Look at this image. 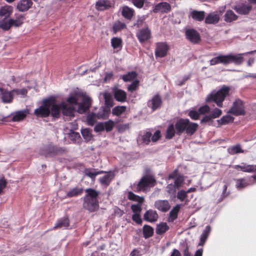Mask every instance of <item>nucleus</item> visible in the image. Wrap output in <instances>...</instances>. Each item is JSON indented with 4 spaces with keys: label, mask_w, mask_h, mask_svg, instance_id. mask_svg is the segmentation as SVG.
Here are the masks:
<instances>
[{
    "label": "nucleus",
    "mask_w": 256,
    "mask_h": 256,
    "mask_svg": "<svg viewBox=\"0 0 256 256\" xmlns=\"http://www.w3.org/2000/svg\"><path fill=\"white\" fill-rule=\"evenodd\" d=\"M86 194L84 198L82 206L90 212H94L99 208L98 197L99 192L92 188L86 190Z\"/></svg>",
    "instance_id": "1"
},
{
    "label": "nucleus",
    "mask_w": 256,
    "mask_h": 256,
    "mask_svg": "<svg viewBox=\"0 0 256 256\" xmlns=\"http://www.w3.org/2000/svg\"><path fill=\"white\" fill-rule=\"evenodd\" d=\"M230 90V88L229 86H223L218 90H213L208 94L206 98V102H214L218 106L222 108L223 102L229 94Z\"/></svg>",
    "instance_id": "2"
},
{
    "label": "nucleus",
    "mask_w": 256,
    "mask_h": 256,
    "mask_svg": "<svg viewBox=\"0 0 256 256\" xmlns=\"http://www.w3.org/2000/svg\"><path fill=\"white\" fill-rule=\"evenodd\" d=\"M50 113L54 118H58L60 115V111L62 110V114L65 116L73 117L74 113V108L72 106L68 104L65 102H62L60 104H55L54 101L50 100Z\"/></svg>",
    "instance_id": "3"
},
{
    "label": "nucleus",
    "mask_w": 256,
    "mask_h": 256,
    "mask_svg": "<svg viewBox=\"0 0 256 256\" xmlns=\"http://www.w3.org/2000/svg\"><path fill=\"white\" fill-rule=\"evenodd\" d=\"M176 133L180 136L184 132L188 135H192L196 130L198 124L190 122L188 119L181 118L176 123Z\"/></svg>",
    "instance_id": "4"
},
{
    "label": "nucleus",
    "mask_w": 256,
    "mask_h": 256,
    "mask_svg": "<svg viewBox=\"0 0 256 256\" xmlns=\"http://www.w3.org/2000/svg\"><path fill=\"white\" fill-rule=\"evenodd\" d=\"M255 53H256V50L236 54H230L228 55H225L226 65L230 63H234L235 64L240 65L244 60V56L254 54Z\"/></svg>",
    "instance_id": "5"
},
{
    "label": "nucleus",
    "mask_w": 256,
    "mask_h": 256,
    "mask_svg": "<svg viewBox=\"0 0 256 256\" xmlns=\"http://www.w3.org/2000/svg\"><path fill=\"white\" fill-rule=\"evenodd\" d=\"M156 182V180L152 176H144L137 184L136 192L144 191L148 187L154 186Z\"/></svg>",
    "instance_id": "6"
},
{
    "label": "nucleus",
    "mask_w": 256,
    "mask_h": 256,
    "mask_svg": "<svg viewBox=\"0 0 256 256\" xmlns=\"http://www.w3.org/2000/svg\"><path fill=\"white\" fill-rule=\"evenodd\" d=\"M66 152V150L63 148L49 145L42 150L40 154L46 156H51L61 154Z\"/></svg>",
    "instance_id": "7"
},
{
    "label": "nucleus",
    "mask_w": 256,
    "mask_h": 256,
    "mask_svg": "<svg viewBox=\"0 0 256 256\" xmlns=\"http://www.w3.org/2000/svg\"><path fill=\"white\" fill-rule=\"evenodd\" d=\"M228 112L236 116L244 114L245 111L242 100L240 99L236 100Z\"/></svg>",
    "instance_id": "8"
},
{
    "label": "nucleus",
    "mask_w": 256,
    "mask_h": 256,
    "mask_svg": "<svg viewBox=\"0 0 256 256\" xmlns=\"http://www.w3.org/2000/svg\"><path fill=\"white\" fill-rule=\"evenodd\" d=\"M50 100H46L44 102L43 106L34 110V114L38 116L46 117L50 114Z\"/></svg>",
    "instance_id": "9"
},
{
    "label": "nucleus",
    "mask_w": 256,
    "mask_h": 256,
    "mask_svg": "<svg viewBox=\"0 0 256 256\" xmlns=\"http://www.w3.org/2000/svg\"><path fill=\"white\" fill-rule=\"evenodd\" d=\"M168 46L166 42H158L156 44L155 56L156 57L164 58L167 54Z\"/></svg>",
    "instance_id": "10"
},
{
    "label": "nucleus",
    "mask_w": 256,
    "mask_h": 256,
    "mask_svg": "<svg viewBox=\"0 0 256 256\" xmlns=\"http://www.w3.org/2000/svg\"><path fill=\"white\" fill-rule=\"evenodd\" d=\"M14 92L8 91L0 88V95L2 102L5 104L10 103L12 102Z\"/></svg>",
    "instance_id": "11"
},
{
    "label": "nucleus",
    "mask_w": 256,
    "mask_h": 256,
    "mask_svg": "<svg viewBox=\"0 0 256 256\" xmlns=\"http://www.w3.org/2000/svg\"><path fill=\"white\" fill-rule=\"evenodd\" d=\"M91 104V98L88 96H84L82 102L78 106V112L81 114H84L89 110Z\"/></svg>",
    "instance_id": "12"
},
{
    "label": "nucleus",
    "mask_w": 256,
    "mask_h": 256,
    "mask_svg": "<svg viewBox=\"0 0 256 256\" xmlns=\"http://www.w3.org/2000/svg\"><path fill=\"white\" fill-rule=\"evenodd\" d=\"M186 36L188 40L194 44L198 43L200 40L199 33L192 28L188 29L186 30Z\"/></svg>",
    "instance_id": "13"
},
{
    "label": "nucleus",
    "mask_w": 256,
    "mask_h": 256,
    "mask_svg": "<svg viewBox=\"0 0 256 256\" xmlns=\"http://www.w3.org/2000/svg\"><path fill=\"white\" fill-rule=\"evenodd\" d=\"M136 36L140 42H144L150 38L151 32L148 28L142 29L136 34Z\"/></svg>",
    "instance_id": "14"
},
{
    "label": "nucleus",
    "mask_w": 256,
    "mask_h": 256,
    "mask_svg": "<svg viewBox=\"0 0 256 256\" xmlns=\"http://www.w3.org/2000/svg\"><path fill=\"white\" fill-rule=\"evenodd\" d=\"M171 10L170 5L166 2H162L156 4L153 9L154 13H168Z\"/></svg>",
    "instance_id": "15"
},
{
    "label": "nucleus",
    "mask_w": 256,
    "mask_h": 256,
    "mask_svg": "<svg viewBox=\"0 0 256 256\" xmlns=\"http://www.w3.org/2000/svg\"><path fill=\"white\" fill-rule=\"evenodd\" d=\"M158 215L157 212L153 210H149L144 214V220L150 222H154L158 220Z\"/></svg>",
    "instance_id": "16"
},
{
    "label": "nucleus",
    "mask_w": 256,
    "mask_h": 256,
    "mask_svg": "<svg viewBox=\"0 0 256 256\" xmlns=\"http://www.w3.org/2000/svg\"><path fill=\"white\" fill-rule=\"evenodd\" d=\"M155 208L162 212H168L170 208V206L169 202L167 200H158L154 202Z\"/></svg>",
    "instance_id": "17"
},
{
    "label": "nucleus",
    "mask_w": 256,
    "mask_h": 256,
    "mask_svg": "<svg viewBox=\"0 0 256 256\" xmlns=\"http://www.w3.org/2000/svg\"><path fill=\"white\" fill-rule=\"evenodd\" d=\"M178 172L177 170H175L172 174H169L168 178H175L174 185L178 189H179L182 186L184 179L182 176H177Z\"/></svg>",
    "instance_id": "18"
},
{
    "label": "nucleus",
    "mask_w": 256,
    "mask_h": 256,
    "mask_svg": "<svg viewBox=\"0 0 256 256\" xmlns=\"http://www.w3.org/2000/svg\"><path fill=\"white\" fill-rule=\"evenodd\" d=\"M106 174L104 176L100 177L99 179L100 182L102 186H108L110 184L112 180L114 177V172H104Z\"/></svg>",
    "instance_id": "19"
},
{
    "label": "nucleus",
    "mask_w": 256,
    "mask_h": 256,
    "mask_svg": "<svg viewBox=\"0 0 256 256\" xmlns=\"http://www.w3.org/2000/svg\"><path fill=\"white\" fill-rule=\"evenodd\" d=\"M32 0H20L17 4L16 8L20 12L27 11L32 6Z\"/></svg>",
    "instance_id": "20"
},
{
    "label": "nucleus",
    "mask_w": 256,
    "mask_h": 256,
    "mask_svg": "<svg viewBox=\"0 0 256 256\" xmlns=\"http://www.w3.org/2000/svg\"><path fill=\"white\" fill-rule=\"evenodd\" d=\"M113 92L114 98L117 101L122 102L126 101V94L124 90L116 88L113 89Z\"/></svg>",
    "instance_id": "21"
},
{
    "label": "nucleus",
    "mask_w": 256,
    "mask_h": 256,
    "mask_svg": "<svg viewBox=\"0 0 256 256\" xmlns=\"http://www.w3.org/2000/svg\"><path fill=\"white\" fill-rule=\"evenodd\" d=\"M234 168L236 170L240 169L244 172H256V165L246 164L245 163H242L240 165H235Z\"/></svg>",
    "instance_id": "22"
},
{
    "label": "nucleus",
    "mask_w": 256,
    "mask_h": 256,
    "mask_svg": "<svg viewBox=\"0 0 256 256\" xmlns=\"http://www.w3.org/2000/svg\"><path fill=\"white\" fill-rule=\"evenodd\" d=\"M236 186L238 189H242L248 186L253 184L254 182H252L251 178L236 179Z\"/></svg>",
    "instance_id": "23"
},
{
    "label": "nucleus",
    "mask_w": 256,
    "mask_h": 256,
    "mask_svg": "<svg viewBox=\"0 0 256 256\" xmlns=\"http://www.w3.org/2000/svg\"><path fill=\"white\" fill-rule=\"evenodd\" d=\"M234 9L240 14H246L252 10V6L250 4H242L235 6Z\"/></svg>",
    "instance_id": "24"
},
{
    "label": "nucleus",
    "mask_w": 256,
    "mask_h": 256,
    "mask_svg": "<svg viewBox=\"0 0 256 256\" xmlns=\"http://www.w3.org/2000/svg\"><path fill=\"white\" fill-rule=\"evenodd\" d=\"M162 104V100L158 95H156L153 97L151 100L148 102V106L151 108L153 110L159 108Z\"/></svg>",
    "instance_id": "25"
},
{
    "label": "nucleus",
    "mask_w": 256,
    "mask_h": 256,
    "mask_svg": "<svg viewBox=\"0 0 256 256\" xmlns=\"http://www.w3.org/2000/svg\"><path fill=\"white\" fill-rule=\"evenodd\" d=\"M28 114V110H24L20 111H18L12 114L13 116L12 120L13 122H20L23 120Z\"/></svg>",
    "instance_id": "26"
},
{
    "label": "nucleus",
    "mask_w": 256,
    "mask_h": 256,
    "mask_svg": "<svg viewBox=\"0 0 256 256\" xmlns=\"http://www.w3.org/2000/svg\"><path fill=\"white\" fill-rule=\"evenodd\" d=\"M220 20V16L217 12L208 14L205 18V22L207 24H216Z\"/></svg>",
    "instance_id": "27"
},
{
    "label": "nucleus",
    "mask_w": 256,
    "mask_h": 256,
    "mask_svg": "<svg viewBox=\"0 0 256 256\" xmlns=\"http://www.w3.org/2000/svg\"><path fill=\"white\" fill-rule=\"evenodd\" d=\"M13 12V8L12 6L5 5L0 8V16L4 17V18H7L10 17Z\"/></svg>",
    "instance_id": "28"
},
{
    "label": "nucleus",
    "mask_w": 256,
    "mask_h": 256,
    "mask_svg": "<svg viewBox=\"0 0 256 256\" xmlns=\"http://www.w3.org/2000/svg\"><path fill=\"white\" fill-rule=\"evenodd\" d=\"M24 17L23 15H16L15 18H10L12 26L15 27L20 26L24 22Z\"/></svg>",
    "instance_id": "29"
},
{
    "label": "nucleus",
    "mask_w": 256,
    "mask_h": 256,
    "mask_svg": "<svg viewBox=\"0 0 256 256\" xmlns=\"http://www.w3.org/2000/svg\"><path fill=\"white\" fill-rule=\"evenodd\" d=\"M190 16L193 20L196 21L201 22L204 18L205 12L204 11H198L194 10L190 12Z\"/></svg>",
    "instance_id": "30"
},
{
    "label": "nucleus",
    "mask_w": 256,
    "mask_h": 256,
    "mask_svg": "<svg viewBox=\"0 0 256 256\" xmlns=\"http://www.w3.org/2000/svg\"><path fill=\"white\" fill-rule=\"evenodd\" d=\"M169 228H170L166 222H160L157 224L156 228V232L158 235H162L168 231Z\"/></svg>",
    "instance_id": "31"
},
{
    "label": "nucleus",
    "mask_w": 256,
    "mask_h": 256,
    "mask_svg": "<svg viewBox=\"0 0 256 256\" xmlns=\"http://www.w3.org/2000/svg\"><path fill=\"white\" fill-rule=\"evenodd\" d=\"M99 10H104L110 7V2L108 0H99L96 5Z\"/></svg>",
    "instance_id": "32"
},
{
    "label": "nucleus",
    "mask_w": 256,
    "mask_h": 256,
    "mask_svg": "<svg viewBox=\"0 0 256 256\" xmlns=\"http://www.w3.org/2000/svg\"><path fill=\"white\" fill-rule=\"evenodd\" d=\"M82 188L75 187L67 192L66 197L72 198L78 196H80L82 194Z\"/></svg>",
    "instance_id": "33"
},
{
    "label": "nucleus",
    "mask_w": 256,
    "mask_h": 256,
    "mask_svg": "<svg viewBox=\"0 0 256 256\" xmlns=\"http://www.w3.org/2000/svg\"><path fill=\"white\" fill-rule=\"evenodd\" d=\"M110 113V108H103L97 113V118L98 119H106L108 118Z\"/></svg>",
    "instance_id": "34"
},
{
    "label": "nucleus",
    "mask_w": 256,
    "mask_h": 256,
    "mask_svg": "<svg viewBox=\"0 0 256 256\" xmlns=\"http://www.w3.org/2000/svg\"><path fill=\"white\" fill-rule=\"evenodd\" d=\"M122 14L125 18L130 20L134 14V10L128 6H124L122 8Z\"/></svg>",
    "instance_id": "35"
},
{
    "label": "nucleus",
    "mask_w": 256,
    "mask_h": 256,
    "mask_svg": "<svg viewBox=\"0 0 256 256\" xmlns=\"http://www.w3.org/2000/svg\"><path fill=\"white\" fill-rule=\"evenodd\" d=\"M211 231V228L209 226H207L205 229L204 230L200 238V246H203L206 241L210 232Z\"/></svg>",
    "instance_id": "36"
},
{
    "label": "nucleus",
    "mask_w": 256,
    "mask_h": 256,
    "mask_svg": "<svg viewBox=\"0 0 256 256\" xmlns=\"http://www.w3.org/2000/svg\"><path fill=\"white\" fill-rule=\"evenodd\" d=\"M69 226V220L67 218H64L59 220L55 226L54 227V229L58 228H66Z\"/></svg>",
    "instance_id": "37"
},
{
    "label": "nucleus",
    "mask_w": 256,
    "mask_h": 256,
    "mask_svg": "<svg viewBox=\"0 0 256 256\" xmlns=\"http://www.w3.org/2000/svg\"><path fill=\"white\" fill-rule=\"evenodd\" d=\"M128 200L138 202L139 204H142L144 202V198L135 194L132 192H128Z\"/></svg>",
    "instance_id": "38"
},
{
    "label": "nucleus",
    "mask_w": 256,
    "mask_h": 256,
    "mask_svg": "<svg viewBox=\"0 0 256 256\" xmlns=\"http://www.w3.org/2000/svg\"><path fill=\"white\" fill-rule=\"evenodd\" d=\"M228 152L230 154L234 155L239 153H243L244 150H242L240 144H237L228 148Z\"/></svg>",
    "instance_id": "39"
},
{
    "label": "nucleus",
    "mask_w": 256,
    "mask_h": 256,
    "mask_svg": "<svg viewBox=\"0 0 256 256\" xmlns=\"http://www.w3.org/2000/svg\"><path fill=\"white\" fill-rule=\"evenodd\" d=\"M85 174L86 176L92 179H94L96 176L100 174L104 173L103 170H96V169H86L85 170Z\"/></svg>",
    "instance_id": "40"
},
{
    "label": "nucleus",
    "mask_w": 256,
    "mask_h": 256,
    "mask_svg": "<svg viewBox=\"0 0 256 256\" xmlns=\"http://www.w3.org/2000/svg\"><path fill=\"white\" fill-rule=\"evenodd\" d=\"M180 209V206L176 205L170 212V216L168 218L169 222H173L178 217V214Z\"/></svg>",
    "instance_id": "41"
},
{
    "label": "nucleus",
    "mask_w": 256,
    "mask_h": 256,
    "mask_svg": "<svg viewBox=\"0 0 256 256\" xmlns=\"http://www.w3.org/2000/svg\"><path fill=\"white\" fill-rule=\"evenodd\" d=\"M237 18V16L231 10L226 11L224 14V20L228 22L236 20Z\"/></svg>",
    "instance_id": "42"
},
{
    "label": "nucleus",
    "mask_w": 256,
    "mask_h": 256,
    "mask_svg": "<svg viewBox=\"0 0 256 256\" xmlns=\"http://www.w3.org/2000/svg\"><path fill=\"white\" fill-rule=\"evenodd\" d=\"M176 133V125L170 124L166 132V138L168 139L172 138Z\"/></svg>",
    "instance_id": "43"
},
{
    "label": "nucleus",
    "mask_w": 256,
    "mask_h": 256,
    "mask_svg": "<svg viewBox=\"0 0 256 256\" xmlns=\"http://www.w3.org/2000/svg\"><path fill=\"white\" fill-rule=\"evenodd\" d=\"M211 66L215 65L218 64H223L226 65L225 55H220L212 58L210 61Z\"/></svg>",
    "instance_id": "44"
},
{
    "label": "nucleus",
    "mask_w": 256,
    "mask_h": 256,
    "mask_svg": "<svg viewBox=\"0 0 256 256\" xmlns=\"http://www.w3.org/2000/svg\"><path fill=\"white\" fill-rule=\"evenodd\" d=\"M154 234V228L148 225H144L143 227L144 236L147 238L151 237Z\"/></svg>",
    "instance_id": "45"
},
{
    "label": "nucleus",
    "mask_w": 256,
    "mask_h": 256,
    "mask_svg": "<svg viewBox=\"0 0 256 256\" xmlns=\"http://www.w3.org/2000/svg\"><path fill=\"white\" fill-rule=\"evenodd\" d=\"M126 106H116L112 108V114L114 116H120L124 112L126 111Z\"/></svg>",
    "instance_id": "46"
},
{
    "label": "nucleus",
    "mask_w": 256,
    "mask_h": 256,
    "mask_svg": "<svg viewBox=\"0 0 256 256\" xmlns=\"http://www.w3.org/2000/svg\"><path fill=\"white\" fill-rule=\"evenodd\" d=\"M11 27H12V26L10 19L6 20V18H4L0 20V28L3 30H8Z\"/></svg>",
    "instance_id": "47"
},
{
    "label": "nucleus",
    "mask_w": 256,
    "mask_h": 256,
    "mask_svg": "<svg viewBox=\"0 0 256 256\" xmlns=\"http://www.w3.org/2000/svg\"><path fill=\"white\" fill-rule=\"evenodd\" d=\"M111 44L114 49H120L122 46V40L120 38L114 37L111 40Z\"/></svg>",
    "instance_id": "48"
},
{
    "label": "nucleus",
    "mask_w": 256,
    "mask_h": 256,
    "mask_svg": "<svg viewBox=\"0 0 256 256\" xmlns=\"http://www.w3.org/2000/svg\"><path fill=\"white\" fill-rule=\"evenodd\" d=\"M137 74L135 72H129L122 76V79L124 82H129L136 78Z\"/></svg>",
    "instance_id": "49"
},
{
    "label": "nucleus",
    "mask_w": 256,
    "mask_h": 256,
    "mask_svg": "<svg viewBox=\"0 0 256 256\" xmlns=\"http://www.w3.org/2000/svg\"><path fill=\"white\" fill-rule=\"evenodd\" d=\"M126 27V25L124 23L120 21L116 22L113 26V30L114 33L117 32Z\"/></svg>",
    "instance_id": "50"
},
{
    "label": "nucleus",
    "mask_w": 256,
    "mask_h": 256,
    "mask_svg": "<svg viewBox=\"0 0 256 256\" xmlns=\"http://www.w3.org/2000/svg\"><path fill=\"white\" fill-rule=\"evenodd\" d=\"M96 118H98L97 114L92 112L88 114L86 118L88 124L90 126H93L95 124Z\"/></svg>",
    "instance_id": "51"
},
{
    "label": "nucleus",
    "mask_w": 256,
    "mask_h": 256,
    "mask_svg": "<svg viewBox=\"0 0 256 256\" xmlns=\"http://www.w3.org/2000/svg\"><path fill=\"white\" fill-rule=\"evenodd\" d=\"M234 120V118L230 116H222L220 120H218V122L220 124H226Z\"/></svg>",
    "instance_id": "52"
},
{
    "label": "nucleus",
    "mask_w": 256,
    "mask_h": 256,
    "mask_svg": "<svg viewBox=\"0 0 256 256\" xmlns=\"http://www.w3.org/2000/svg\"><path fill=\"white\" fill-rule=\"evenodd\" d=\"M81 132L84 138L86 141H88L91 139L92 136L90 131L88 129L85 128L82 130Z\"/></svg>",
    "instance_id": "53"
},
{
    "label": "nucleus",
    "mask_w": 256,
    "mask_h": 256,
    "mask_svg": "<svg viewBox=\"0 0 256 256\" xmlns=\"http://www.w3.org/2000/svg\"><path fill=\"white\" fill-rule=\"evenodd\" d=\"M105 130L107 132H110L114 126V122L112 120H109L107 122H104Z\"/></svg>",
    "instance_id": "54"
},
{
    "label": "nucleus",
    "mask_w": 256,
    "mask_h": 256,
    "mask_svg": "<svg viewBox=\"0 0 256 256\" xmlns=\"http://www.w3.org/2000/svg\"><path fill=\"white\" fill-rule=\"evenodd\" d=\"M210 106L207 104H205V105H204V106H200L198 109V110L200 115V114L203 115V114H205L209 112L210 111Z\"/></svg>",
    "instance_id": "55"
},
{
    "label": "nucleus",
    "mask_w": 256,
    "mask_h": 256,
    "mask_svg": "<svg viewBox=\"0 0 256 256\" xmlns=\"http://www.w3.org/2000/svg\"><path fill=\"white\" fill-rule=\"evenodd\" d=\"M131 209L134 212V214H140L142 211V204H132L131 206Z\"/></svg>",
    "instance_id": "56"
},
{
    "label": "nucleus",
    "mask_w": 256,
    "mask_h": 256,
    "mask_svg": "<svg viewBox=\"0 0 256 256\" xmlns=\"http://www.w3.org/2000/svg\"><path fill=\"white\" fill-rule=\"evenodd\" d=\"M188 116L192 120H197L199 118L200 114L198 110H192L190 111Z\"/></svg>",
    "instance_id": "57"
},
{
    "label": "nucleus",
    "mask_w": 256,
    "mask_h": 256,
    "mask_svg": "<svg viewBox=\"0 0 256 256\" xmlns=\"http://www.w3.org/2000/svg\"><path fill=\"white\" fill-rule=\"evenodd\" d=\"M210 114L213 118H215L219 117L222 115V111L221 110L218 108H215L213 110Z\"/></svg>",
    "instance_id": "58"
},
{
    "label": "nucleus",
    "mask_w": 256,
    "mask_h": 256,
    "mask_svg": "<svg viewBox=\"0 0 256 256\" xmlns=\"http://www.w3.org/2000/svg\"><path fill=\"white\" fill-rule=\"evenodd\" d=\"M152 134L150 132H146L143 136L142 138V142L146 144H148L150 141V138Z\"/></svg>",
    "instance_id": "59"
},
{
    "label": "nucleus",
    "mask_w": 256,
    "mask_h": 256,
    "mask_svg": "<svg viewBox=\"0 0 256 256\" xmlns=\"http://www.w3.org/2000/svg\"><path fill=\"white\" fill-rule=\"evenodd\" d=\"M176 189H178L174 184H169L166 186V191L170 194H174L176 192Z\"/></svg>",
    "instance_id": "60"
},
{
    "label": "nucleus",
    "mask_w": 256,
    "mask_h": 256,
    "mask_svg": "<svg viewBox=\"0 0 256 256\" xmlns=\"http://www.w3.org/2000/svg\"><path fill=\"white\" fill-rule=\"evenodd\" d=\"M94 131L96 132H100L105 130L104 122H100L97 124L94 128Z\"/></svg>",
    "instance_id": "61"
},
{
    "label": "nucleus",
    "mask_w": 256,
    "mask_h": 256,
    "mask_svg": "<svg viewBox=\"0 0 256 256\" xmlns=\"http://www.w3.org/2000/svg\"><path fill=\"white\" fill-rule=\"evenodd\" d=\"M187 197V194L186 191L181 190L178 192L177 198L181 202H182Z\"/></svg>",
    "instance_id": "62"
},
{
    "label": "nucleus",
    "mask_w": 256,
    "mask_h": 256,
    "mask_svg": "<svg viewBox=\"0 0 256 256\" xmlns=\"http://www.w3.org/2000/svg\"><path fill=\"white\" fill-rule=\"evenodd\" d=\"M139 81L138 80H136L134 81L131 84H130L128 88V90L131 92H132L133 91H134L136 89L138 86Z\"/></svg>",
    "instance_id": "63"
},
{
    "label": "nucleus",
    "mask_w": 256,
    "mask_h": 256,
    "mask_svg": "<svg viewBox=\"0 0 256 256\" xmlns=\"http://www.w3.org/2000/svg\"><path fill=\"white\" fill-rule=\"evenodd\" d=\"M133 4L138 8H141L144 5V0H132Z\"/></svg>",
    "instance_id": "64"
}]
</instances>
